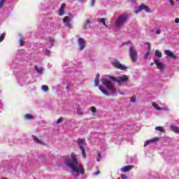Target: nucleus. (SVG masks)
Listing matches in <instances>:
<instances>
[{"label": "nucleus", "instance_id": "2eb2a0df", "mask_svg": "<svg viewBox=\"0 0 179 179\" xmlns=\"http://www.w3.org/2000/svg\"><path fill=\"white\" fill-rule=\"evenodd\" d=\"M152 142H159V138L156 137L151 140H148L145 142V144L144 145L145 147L148 146V145H150V143H152Z\"/></svg>", "mask_w": 179, "mask_h": 179}, {"label": "nucleus", "instance_id": "5701e85b", "mask_svg": "<svg viewBox=\"0 0 179 179\" xmlns=\"http://www.w3.org/2000/svg\"><path fill=\"white\" fill-rule=\"evenodd\" d=\"M155 131H159L160 132H164V129L162 127L158 126L155 127Z\"/></svg>", "mask_w": 179, "mask_h": 179}, {"label": "nucleus", "instance_id": "a18cd8bd", "mask_svg": "<svg viewBox=\"0 0 179 179\" xmlns=\"http://www.w3.org/2000/svg\"><path fill=\"white\" fill-rule=\"evenodd\" d=\"M99 174H100V171H97L94 173L95 176H99Z\"/></svg>", "mask_w": 179, "mask_h": 179}, {"label": "nucleus", "instance_id": "4be33fe9", "mask_svg": "<svg viewBox=\"0 0 179 179\" xmlns=\"http://www.w3.org/2000/svg\"><path fill=\"white\" fill-rule=\"evenodd\" d=\"M77 114H78V115H83V111L80 108H77Z\"/></svg>", "mask_w": 179, "mask_h": 179}, {"label": "nucleus", "instance_id": "7ed1b4c3", "mask_svg": "<svg viewBox=\"0 0 179 179\" xmlns=\"http://www.w3.org/2000/svg\"><path fill=\"white\" fill-rule=\"evenodd\" d=\"M127 20H128V15H120L115 22V27L117 29H121V27H123L124 24L127 23Z\"/></svg>", "mask_w": 179, "mask_h": 179}, {"label": "nucleus", "instance_id": "f257e3e1", "mask_svg": "<svg viewBox=\"0 0 179 179\" xmlns=\"http://www.w3.org/2000/svg\"><path fill=\"white\" fill-rule=\"evenodd\" d=\"M64 164H66L67 167H69L71 172L76 173L74 176V178H78L80 174L82 176L85 174V169H83L82 164H79L78 168V159H76V155L73 152L71 153V158H65Z\"/></svg>", "mask_w": 179, "mask_h": 179}, {"label": "nucleus", "instance_id": "79ce46f5", "mask_svg": "<svg viewBox=\"0 0 179 179\" xmlns=\"http://www.w3.org/2000/svg\"><path fill=\"white\" fill-rule=\"evenodd\" d=\"M162 110H164V111H169V108H162Z\"/></svg>", "mask_w": 179, "mask_h": 179}, {"label": "nucleus", "instance_id": "c756f323", "mask_svg": "<svg viewBox=\"0 0 179 179\" xmlns=\"http://www.w3.org/2000/svg\"><path fill=\"white\" fill-rule=\"evenodd\" d=\"M6 0H1L0 1V9H1V8L3 6V4L5 3V1Z\"/></svg>", "mask_w": 179, "mask_h": 179}, {"label": "nucleus", "instance_id": "7c9ffc66", "mask_svg": "<svg viewBox=\"0 0 179 179\" xmlns=\"http://www.w3.org/2000/svg\"><path fill=\"white\" fill-rule=\"evenodd\" d=\"M131 101L132 103H136V96H132V97L131 98Z\"/></svg>", "mask_w": 179, "mask_h": 179}, {"label": "nucleus", "instance_id": "0eeeda50", "mask_svg": "<svg viewBox=\"0 0 179 179\" xmlns=\"http://www.w3.org/2000/svg\"><path fill=\"white\" fill-rule=\"evenodd\" d=\"M142 10H145V12H147V13H150L152 12L150 8L148 7L145 5L141 4L140 6L138 7V9L136 11H134V13H141Z\"/></svg>", "mask_w": 179, "mask_h": 179}, {"label": "nucleus", "instance_id": "423d86ee", "mask_svg": "<svg viewBox=\"0 0 179 179\" xmlns=\"http://www.w3.org/2000/svg\"><path fill=\"white\" fill-rule=\"evenodd\" d=\"M111 64L117 68V69H121V71H125V69H128V67L126 66L122 65L120 61L115 59L113 62H111Z\"/></svg>", "mask_w": 179, "mask_h": 179}, {"label": "nucleus", "instance_id": "72a5a7b5", "mask_svg": "<svg viewBox=\"0 0 179 179\" xmlns=\"http://www.w3.org/2000/svg\"><path fill=\"white\" fill-rule=\"evenodd\" d=\"M20 47H23V38H20L19 41Z\"/></svg>", "mask_w": 179, "mask_h": 179}, {"label": "nucleus", "instance_id": "58836bf2", "mask_svg": "<svg viewBox=\"0 0 179 179\" xmlns=\"http://www.w3.org/2000/svg\"><path fill=\"white\" fill-rule=\"evenodd\" d=\"M90 6H92V7L94 6V0H91Z\"/></svg>", "mask_w": 179, "mask_h": 179}, {"label": "nucleus", "instance_id": "a19ab883", "mask_svg": "<svg viewBox=\"0 0 179 179\" xmlns=\"http://www.w3.org/2000/svg\"><path fill=\"white\" fill-rule=\"evenodd\" d=\"M100 78V74H96L95 79L98 80Z\"/></svg>", "mask_w": 179, "mask_h": 179}, {"label": "nucleus", "instance_id": "b1692460", "mask_svg": "<svg viewBox=\"0 0 179 179\" xmlns=\"http://www.w3.org/2000/svg\"><path fill=\"white\" fill-rule=\"evenodd\" d=\"M24 118H26V120H32L33 115L30 114H27L25 115Z\"/></svg>", "mask_w": 179, "mask_h": 179}, {"label": "nucleus", "instance_id": "ddd939ff", "mask_svg": "<svg viewBox=\"0 0 179 179\" xmlns=\"http://www.w3.org/2000/svg\"><path fill=\"white\" fill-rule=\"evenodd\" d=\"M117 79H118L120 82H122L123 83H127L128 82V76L126 75L117 76Z\"/></svg>", "mask_w": 179, "mask_h": 179}, {"label": "nucleus", "instance_id": "9b49d317", "mask_svg": "<svg viewBox=\"0 0 179 179\" xmlns=\"http://www.w3.org/2000/svg\"><path fill=\"white\" fill-rule=\"evenodd\" d=\"M134 166L132 165H128L125 166L121 168V171L122 173H127V171H130V170H132Z\"/></svg>", "mask_w": 179, "mask_h": 179}, {"label": "nucleus", "instance_id": "c85d7f7f", "mask_svg": "<svg viewBox=\"0 0 179 179\" xmlns=\"http://www.w3.org/2000/svg\"><path fill=\"white\" fill-rule=\"evenodd\" d=\"M101 93L105 94V96H110V94L106 90H101Z\"/></svg>", "mask_w": 179, "mask_h": 179}, {"label": "nucleus", "instance_id": "aec40b11", "mask_svg": "<svg viewBox=\"0 0 179 179\" xmlns=\"http://www.w3.org/2000/svg\"><path fill=\"white\" fill-rule=\"evenodd\" d=\"M148 51L144 55V59H148V57H149V55L150 54V45L149 43H148Z\"/></svg>", "mask_w": 179, "mask_h": 179}, {"label": "nucleus", "instance_id": "4468645a", "mask_svg": "<svg viewBox=\"0 0 179 179\" xmlns=\"http://www.w3.org/2000/svg\"><path fill=\"white\" fill-rule=\"evenodd\" d=\"M66 6L65 5V3H62L61 5L59 13V16H64V15L65 13V8H66Z\"/></svg>", "mask_w": 179, "mask_h": 179}, {"label": "nucleus", "instance_id": "f704fd0d", "mask_svg": "<svg viewBox=\"0 0 179 179\" xmlns=\"http://www.w3.org/2000/svg\"><path fill=\"white\" fill-rule=\"evenodd\" d=\"M44 52L45 55H48V54H50V52L48 49H44Z\"/></svg>", "mask_w": 179, "mask_h": 179}, {"label": "nucleus", "instance_id": "20e7f679", "mask_svg": "<svg viewBox=\"0 0 179 179\" xmlns=\"http://www.w3.org/2000/svg\"><path fill=\"white\" fill-rule=\"evenodd\" d=\"M78 143L79 145V149L82 150V156L84 159H86V149L85 148V145H86L85 139H78Z\"/></svg>", "mask_w": 179, "mask_h": 179}, {"label": "nucleus", "instance_id": "2f4dec72", "mask_svg": "<svg viewBox=\"0 0 179 179\" xmlns=\"http://www.w3.org/2000/svg\"><path fill=\"white\" fill-rule=\"evenodd\" d=\"M100 159H101V152L98 153V157L96 158V162H100Z\"/></svg>", "mask_w": 179, "mask_h": 179}, {"label": "nucleus", "instance_id": "1a4fd4ad", "mask_svg": "<svg viewBox=\"0 0 179 179\" xmlns=\"http://www.w3.org/2000/svg\"><path fill=\"white\" fill-rule=\"evenodd\" d=\"M164 53L166 54V55H167V57H170V58H173V59H177V58H178V56L173 53L171 50H164Z\"/></svg>", "mask_w": 179, "mask_h": 179}, {"label": "nucleus", "instance_id": "bb28decb", "mask_svg": "<svg viewBox=\"0 0 179 179\" xmlns=\"http://www.w3.org/2000/svg\"><path fill=\"white\" fill-rule=\"evenodd\" d=\"M91 111L93 114H96V113H97V109L96 108V107L93 106L91 108Z\"/></svg>", "mask_w": 179, "mask_h": 179}, {"label": "nucleus", "instance_id": "6e6552de", "mask_svg": "<svg viewBox=\"0 0 179 179\" xmlns=\"http://www.w3.org/2000/svg\"><path fill=\"white\" fill-rule=\"evenodd\" d=\"M78 43L79 45L80 50L82 51L85 47H86V42L83 38H79L78 39Z\"/></svg>", "mask_w": 179, "mask_h": 179}, {"label": "nucleus", "instance_id": "dca6fc26", "mask_svg": "<svg viewBox=\"0 0 179 179\" xmlns=\"http://www.w3.org/2000/svg\"><path fill=\"white\" fill-rule=\"evenodd\" d=\"M169 128L171 129L173 132H175V134H179V127L174 125H170Z\"/></svg>", "mask_w": 179, "mask_h": 179}, {"label": "nucleus", "instance_id": "8fccbe9b", "mask_svg": "<svg viewBox=\"0 0 179 179\" xmlns=\"http://www.w3.org/2000/svg\"><path fill=\"white\" fill-rule=\"evenodd\" d=\"M50 41H54V39L50 38Z\"/></svg>", "mask_w": 179, "mask_h": 179}, {"label": "nucleus", "instance_id": "6ab92c4d", "mask_svg": "<svg viewBox=\"0 0 179 179\" xmlns=\"http://www.w3.org/2000/svg\"><path fill=\"white\" fill-rule=\"evenodd\" d=\"M152 107H154V108H155V110H158V111L162 110V107H159V106L157 105V103H156L155 102H152Z\"/></svg>", "mask_w": 179, "mask_h": 179}, {"label": "nucleus", "instance_id": "3c124183", "mask_svg": "<svg viewBox=\"0 0 179 179\" xmlns=\"http://www.w3.org/2000/svg\"><path fill=\"white\" fill-rule=\"evenodd\" d=\"M151 65H153V63H152Z\"/></svg>", "mask_w": 179, "mask_h": 179}, {"label": "nucleus", "instance_id": "c03bdc74", "mask_svg": "<svg viewBox=\"0 0 179 179\" xmlns=\"http://www.w3.org/2000/svg\"><path fill=\"white\" fill-rule=\"evenodd\" d=\"M175 23H177V24L179 23V18H176V19L175 20Z\"/></svg>", "mask_w": 179, "mask_h": 179}, {"label": "nucleus", "instance_id": "473e14b6", "mask_svg": "<svg viewBox=\"0 0 179 179\" xmlns=\"http://www.w3.org/2000/svg\"><path fill=\"white\" fill-rule=\"evenodd\" d=\"M61 122H62V117L57 119L56 121V124H61Z\"/></svg>", "mask_w": 179, "mask_h": 179}, {"label": "nucleus", "instance_id": "ea45409f", "mask_svg": "<svg viewBox=\"0 0 179 179\" xmlns=\"http://www.w3.org/2000/svg\"><path fill=\"white\" fill-rule=\"evenodd\" d=\"M155 33L156 34H160V33H162V30L157 29Z\"/></svg>", "mask_w": 179, "mask_h": 179}, {"label": "nucleus", "instance_id": "393cba45", "mask_svg": "<svg viewBox=\"0 0 179 179\" xmlns=\"http://www.w3.org/2000/svg\"><path fill=\"white\" fill-rule=\"evenodd\" d=\"M41 89L43 92H48V87L47 85H42Z\"/></svg>", "mask_w": 179, "mask_h": 179}, {"label": "nucleus", "instance_id": "4c0bfd02", "mask_svg": "<svg viewBox=\"0 0 179 179\" xmlns=\"http://www.w3.org/2000/svg\"><path fill=\"white\" fill-rule=\"evenodd\" d=\"M121 178L122 179H128V177L127 176L124 175V174H122L121 175Z\"/></svg>", "mask_w": 179, "mask_h": 179}, {"label": "nucleus", "instance_id": "e433bc0d", "mask_svg": "<svg viewBox=\"0 0 179 179\" xmlns=\"http://www.w3.org/2000/svg\"><path fill=\"white\" fill-rule=\"evenodd\" d=\"M90 23H92V21H90V20H87L85 22V26L90 24Z\"/></svg>", "mask_w": 179, "mask_h": 179}, {"label": "nucleus", "instance_id": "37998d69", "mask_svg": "<svg viewBox=\"0 0 179 179\" xmlns=\"http://www.w3.org/2000/svg\"><path fill=\"white\" fill-rule=\"evenodd\" d=\"M169 2H170V3H171V5H174V2L173 1V0H168Z\"/></svg>", "mask_w": 179, "mask_h": 179}, {"label": "nucleus", "instance_id": "c9c22d12", "mask_svg": "<svg viewBox=\"0 0 179 179\" xmlns=\"http://www.w3.org/2000/svg\"><path fill=\"white\" fill-rule=\"evenodd\" d=\"M94 86H99V80L94 79Z\"/></svg>", "mask_w": 179, "mask_h": 179}, {"label": "nucleus", "instance_id": "39448f33", "mask_svg": "<svg viewBox=\"0 0 179 179\" xmlns=\"http://www.w3.org/2000/svg\"><path fill=\"white\" fill-rule=\"evenodd\" d=\"M129 54L133 62L138 61V51L132 47L129 48Z\"/></svg>", "mask_w": 179, "mask_h": 179}, {"label": "nucleus", "instance_id": "a211bd4d", "mask_svg": "<svg viewBox=\"0 0 179 179\" xmlns=\"http://www.w3.org/2000/svg\"><path fill=\"white\" fill-rule=\"evenodd\" d=\"M35 69L38 73H40L41 75L44 72V69L42 67H38L37 66H35Z\"/></svg>", "mask_w": 179, "mask_h": 179}, {"label": "nucleus", "instance_id": "f03ea898", "mask_svg": "<svg viewBox=\"0 0 179 179\" xmlns=\"http://www.w3.org/2000/svg\"><path fill=\"white\" fill-rule=\"evenodd\" d=\"M109 80L116 82V83H117V86H121V81L117 78L115 79V77L109 75H106L101 77V83H102L103 86H106V87H107L110 92H115V88H114V86L110 83Z\"/></svg>", "mask_w": 179, "mask_h": 179}, {"label": "nucleus", "instance_id": "49530a36", "mask_svg": "<svg viewBox=\"0 0 179 179\" xmlns=\"http://www.w3.org/2000/svg\"><path fill=\"white\" fill-rule=\"evenodd\" d=\"M98 88L99 89L100 92H101V90H103L101 89V86H99Z\"/></svg>", "mask_w": 179, "mask_h": 179}, {"label": "nucleus", "instance_id": "a878e982", "mask_svg": "<svg viewBox=\"0 0 179 179\" xmlns=\"http://www.w3.org/2000/svg\"><path fill=\"white\" fill-rule=\"evenodd\" d=\"M101 23L103 24L106 27H107V24H106V19L105 18H101L100 20Z\"/></svg>", "mask_w": 179, "mask_h": 179}, {"label": "nucleus", "instance_id": "f8f14e48", "mask_svg": "<svg viewBox=\"0 0 179 179\" xmlns=\"http://www.w3.org/2000/svg\"><path fill=\"white\" fill-rule=\"evenodd\" d=\"M155 64L157 65L158 69L160 71H163V68H164V66L163 65V63L160 62L159 59H155Z\"/></svg>", "mask_w": 179, "mask_h": 179}, {"label": "nucleus", "instance_id": "9d476101", "mask_svg": "<svg viewBox=\"0 0 179 179\" xmlns=\"http://www.w3.org/2000/svg\"><path fill=\"white\" fill-rule=\"evenodd\" d=\"M72 17H73V16L72 17L66 16L63 19V22L66 23V26H67V27H69V29H71V22L72 20Z\"/></svg>", "mask_w": 179, "mask_h": 179}, {"label": "nucleus", "instance_id": "de8ad7c7", "mask_svg": "<svg viewBox=\"0 0 179 179\" xmlns=\"http://www.w3.org/2000/svg\"><path fill=\"white\" fill-rule=\"evenodd\" d=\"M120 94H121L122 96H124L125 94L124 92H120Z\"/></svg>", "mask_w": 179, "mask_h": 179}, {"label": "nucleus", "instance_id": "cd10ccee", "mask_svg": "<svg viewBox=\"0 0 179 179\" xmlns=\"http://www.w3.org/2000/svg\"><path fill=\"white\" fill-rule=\"evenodd\" d=\"M5 36L6 34L3 33L1 36H0V43H1V41H3V38H5Z\"/></svg>", "mask_w": 179, "mask_h": 179}, {"label": "nucleus", "instance_id": "09e8293b", "mask_svg": "<svg viewBox=\"0 0 179 179\" xmlns=\"http://www.w3.org/2000/svg\"><path fill=\"white\" fill-rule=\"evenodd\" d=\"M79 2H80L81 3H83V0H78Z\"/></svg>", "mask_w": 179, "mask_h": 179}, {"label": "nucleus", "instance_id": "f3484780", "mask_svg": "<svg viewBox=\"0 0 179 179\" xmlns=\"http://www.w3.org/2000/svg\"><path fill=\"white\" fill-rule=\"evenodd\" d=\"M34 139L35 142H36V143H39V145H45V143H43V141L38 138L37 136H34Z\"/></svg>", "mask_w": 179, "mask_h": 179}, {"label": "nucleus", "instance_id": "412c9836", "mask_svg": "<svg viewBox=\"0 0 179 179\" xmlns=\"http://www.w3.org/2000/svg\"><path fill=\"white\" fill-rule=\"evenodd\" d=\"M155 55L158 58H162V52L160 51H159V50H155Z\"/></svg>", "mask_w": 179, "mask_h": 179}]
</instances>
